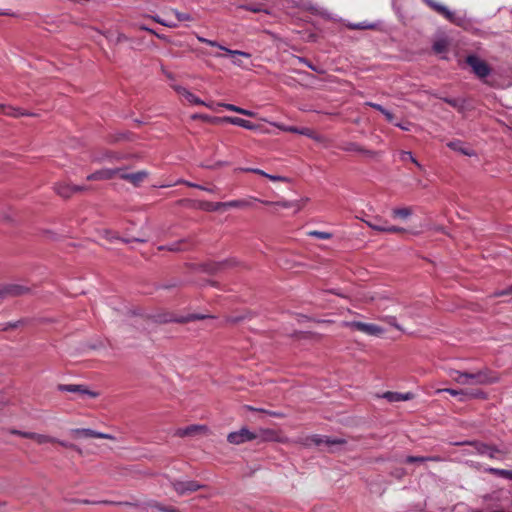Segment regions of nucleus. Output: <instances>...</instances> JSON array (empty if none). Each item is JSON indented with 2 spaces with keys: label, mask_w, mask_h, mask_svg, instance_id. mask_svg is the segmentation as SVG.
Returning <instances> with one entry per match:
<instances>
[{
  "label": "nucleus",
  "mask_w": 512,
  "mask_h": 512,
  "mask_svg": "<svg viewBox=\"0 0 512 512\" xmlns=\"http://www.w3.org/2000/svg\"><path fill=\"white\" fill-rule=\"evenodd\" d=\"M150 18L160 25H163V23L165 22V20L160 18L158 15L150 16Z\"/></svg>",
  "instance_id": "69168bd1"
},
{
  "label": "nucleus",
  "mask_w": 512,
  "mask_h": 512,
  "mask_svg": "<svg viewBox=\"0 0 512 512\" xmlns=\"http://www.w3.org/2000/svg\"><path fill=\"white\" fill-rule=\"evenodd\" d=\"M232 264H233L232 261L226 260L224 262L217 264L216 270H221L222 267L227 266V265H232Z\"/></svg>",
  "instance_id": "0e129e2a"
},
{
  "label": "nucleus",
  "mask_w": 512,
  "mask_h": 512,
  "mask_svg": "<svg viewBox=\"0 0 512 512\" xmlns=\"http://www.w3.org/2000/svg\"><path fill=\"white\" fill-rule=\"evenodd\" d=\"M171 485L174 488V490L177 492L178 495H186L192 492H195L202 488V485H200L196 481L187 480V481H181V480H172Z\"/></svg>",
  "instance_id": "6e6552de"
},
{
  "label": "nucleus",
  "mask_w": 512,
  "mask_h": 512,
  "mask_svg": "<svg viewBox=\"0 0 512 512\" xmlns=\"http://www.w3.org/2000/svg\"><path fill=\"white\" fill-rule=\"evenodd\" d=\"M218 106H221V107L225 108L228 111L236 112L238 114H241V115H244V116H247V117H255L256 116L255 112H253L251 110L243 109V108L238 107V106L233 105V104L218 103Z\"/></svg>",
  "instance_id": "aec40b11"
},
{
  "label": "nucleus",
  "mask_w": 512,
  "mask_h": 512,
  "mask_svg": "<svg viewBox=\"0 0 512 512\" xmlns=\"http://www.w3.org/2000/svg\"><path fill=\"white\" fill-rule=\"evenodd\" d=\"M140 29H141V30H144V31H147V32H149V33H151V34L155 35V36H156L157 38H159V39H162V40L168 41V39H167V37H166L165 35L159 34V33H157L155 30H153V29H151V28H149V27H147V26L141 25V26H140Z\"/></svg>",
  "instance_id": "79ce46f5"
},
{
  "label": "nucleus",
  "mask_w": 512,
  "mask_h": 512,
  "mask_svg": "<svg viewBox=\"0 0 512 512\" xmlns=\"http://www.w3.org/2000/svg\"><path fill=\"white\" fill-rule=\"evenodd\" d=\"M185 240H181L179 242H175L168 246V250L170 251H183L186 250V247H183V244L185 243Z\"/></svg>",
  "instance_id": "ea45409f"
},
{
  "label": "nucleus",
  "mask_w": 512,
  "mask_h": 512,
  "mask_svg": "<svg viewBox=\"0 0 512 512\" xmlns=\"http://www.w3.org/2000/svg\"><path fill=\"white\" fill-rule=\"evenodd\" d=\"M204 318H205L204 315L192 314V315H189V316H187L185 318L177 319L176 321H178V322H187V321H191V320L204 319Z\"/></svg>",
  "instance_id": "de8ad7c7"
},
{
  "label": "nucleus",
  "mask_w": 512,
  "mask_h": 512,
  "mask_svg": "<svg viewBox=\"0 0 512 512\" xmlns=\"http://www.w3.org/2000/svg\"><path fill=\"white\" fill-rule=\"evenodd\" d=\"M222 121L230 123L232 125H236V126L245 128V129H248V130H257L258 129V125L254 124L248 120H245L243 118H240V117L226 116V117L222 118Z\"/></svg>",
  "instance_id": "dca6fc26"
},
{
  "label": "nucleus",
  "mask_w": 512,
  "mask_h": 512,
  "mask_svg": "<svg viewBox=\"0 0 512 512\" xmlns=\"http://www.w3.org/2000/svg\"><path fill=\"white\" fill-rule=\"evenodd\" d=\"M431 9L438 14L442 15L449 22L463 27L466 24V18L464 15H457L455 12L449 10L445 5L440 4L434 0H423Z\"/></svg>",
  "instance_id": "7ed1b4c3"
},
{
  "label": "nucleus",
  "mask_w": 512,
  "mask_h": 512,
  "mask_svg": "<svg viewBox=\"0 0 512 512\" xmlns=\"http://www.w3.org/2000/svg\"><path fill=\"white\" fill-rule=\"evenodd\" d=\"M384 321H386L389 325L395 327L398 330H402V327L397 323L396 317L394 316H385L383 318Z\"/></svg>",
  "instance_id": "a19ab883"
},
{
  "label": "nucleus",
  "mask_w": 512,
  "mask_h": 512,
  "mask_svg": "<svg viewBox=\"0 0 512 512\" xmlns=\"http://www.w3.org/2000/svg\"><path fill=\"white\" fill-rule=\"evenodd\" d=\"M256 434L251 432L249 429L243 427L238 431H234L228 434L227 440L231 444L239 445L248 441L256 439Z\"/></svg>",
  "instance_id": "1a4fd4ad"
},
{
  "label": "nucleus",
  "mask_w": 512,
  "mask_h": 512,
  "mask_svg": "<svg viewBox=\"0 0 512 512\" xmlns=\"http://www.w3.org/2000/svg\"><path fill=\"white\" fill-rule=\"evenodd\" d=\"M56 193L63 197V198H69L71 197L73 193V186L68 183H59L55 186Z\"/></svg>",
  "instance_id": "5701e85b"
},
{
  "label": "nucleus",
  "mask_w": 512,
  "mask_h": 512,
  "mask_svg": "<svg viewBox=\"0 0 512 512\" xmlns=\"http://www.w3.org/2000/svg\"><path fill=\"white\" fill-rule=\"evenodd\" d=\"M447 145L451 149H453L455 151H459L460 153H462L464 155L471 156L473 154L470 149L463 147L462 143L460 141H451Z\"/></svg>",
  "instance_id": "c85d7f7f"
},
{
  "label": "nucleus",
  "mask_w": 512,
  "mask_h": 512,
  "mask_svg": "<svg viewBox=\"0 0 512 512\" xmlns=\"http://www.w3.org/2000/svg\"><path fill=\"white\" fill-rule=\"evenodd\" d=\"M21 321L8 322L5 324H0V330L6 331L11 328H17L20 325Z\"/></svg>",
  "instance_id": "37998d69"
},
{
  "label": "nucleus",
  "mask_w": 512,
  "mask_h": 512,
  "mask_svg": "<svg viewBox=\"0 0 512 512\" xmlns=\"http://www.w3.org/2000/svg\"><path fill=\"white\" fill-rule=\"evenodd\" d=\"M271 125H273L274 127L282 130V131H285V132H291V131H294L293 130V126H287V125H284L282 123H277V122H271Z\"/></svg>",
  "instance_id": "49530a36"
},
{
  "label": "nucleus",
  "mask_w": 512,
  "mask_h": 512,
  "mask_svg": "<svg viewBox=\"0 0 512 512\" xmlns=\"http://www.w3.org/2000/svg\"><path fill=\"white\" fill-rule=\"evenodd\" d=\"M244 171H247V172H252V173H256V174H259L263 177H266L267 173L263 170H260V169H257V168H246V169H243Z\"/></svg>",
  "instance_id": "5fc2aeb1"
},
{
  "label": "nucleus",
  "mask_w": 512,
  "mask_h": 512,
  "mask_svg": "<svg viewBox=\"0 0 512 512\" xmlns=\"http://www.w3.org/2000/svg\"><path fill=\"white\" fill-rule=\"evenodd\" d=\"M266 178H268L269 180L271 181H287V178L284 177V176H280V175H271V174H268L266 175Z\"/></svg>",
  "instance_id": "3c124183"
},
{
  "label": "nucleus",
  "mask_w": 512,
  "mask_h": 512,
  "mask_svg": "<svg viewBox=\"0 0 512 512\" xmlns=\"http://www.w3.org/2000/svg\"><path fill=\"white\" fill-rule=\"evenodd\" d=\"M149 507L152 509V512H180L176 508L164 506L158 502L149 503Z\"/></svg>",
  "instance_id": "bb28decb"
},
{
  "label": "nucleus",
  "mask_w": 512,
  "mask_h": 512,
  "mask_svg": "<svg viewBox=\"0 0 512 512\" xmlns=\"http://www.w3.org/2000/svg\"><path fill=\"white\" fill-rule=\"evenodd\" d=\"M276 205H278L282 208H290L293 206V203L289 202V201H279V202H276Z\"/></svg>",
  "instance_id": "bf43d9fd"
},
{
  "label": "nucleus",
  "mask_w": 512,
  "mask_h": 512,
  "mask_svg": "<svg viewBox=\"0 0 512 512\" xmlns=\"http://www.w3.org/2000/svg\"><path fill=\"white\" fill-rule=\"evenodd\" d=\"M298 61H299L300 63L305 64V65H306V66H308L310 69H312V70H314V71H318V70L316 69V67H315L311 62H309L306 58L298 57Z\"/></svg>",
  "instance_id": "864d4df0"
},
{
  "label": "nucleus",
  "mask_w": 512,
  "mask_h": 512,
  "mask_svg": "<svg viewBox=\"0 0 512 512\" xmlns=\"http://www.w3.org/2000/svg\"><path fill=\"white\" fill-rule=\"evenodd\" d=\"M413 214L411 207H401L392 210L391 215L393 218L407 219Z\"/></svg>",
  "instance_id": "b1692460"
},
{
  "label": "nucleus",
  "mask_w": 512,
  "mask_h": 512,
  "mask_svg": "<svg viewBox=\"0 0 512 512\" xmlns=\"http://www.w3.org/2000/svg\"><path fill=\"white\" fill-rule=\"evenodd\" d=\"M174 90L181 96H183L188 102L194 105H205L209 108H211L210 105L206 104L204 101L199 99L196 95L188 91L185 87L180 85H174Z\"/></svg>",
  "instance_id": "2eb2a0df"
},
{
  "label": "nucleus",
  "mask_w": 512,
  "mask_h": 512,
  "mask_svg": "<svg viewBox=\"0 0 512 512\" xmlns=\"http://www.w3.org/2000/svg\"><path fill=\"white\" fill-rule=\"evenodd\" d=\"M366 105L378 110L379 112H381L382 114L387 110L385 109L382 105L380 104H377V103H373V102H367Z\"/></svg>",
  "instance_id": "603ef678"
},
{
  "label": "nucleus",
  "mask_w": 512,
  "mask_h": 512,
  "mask_svg": "<svg viewBox=\"0 0 512 512\" xmlns=\"http://www.w3.org/2000/svg\"><path fill=\"white\" fill-rule=\"evenodd\" d=\"M120 172L121 168H104L88 175L87 180H109L116 176H120Z\"/></svg>",
  "instance_id": "ddd939ff"
},
{
  "label": "nucleus",
  "mask_w": 512,
  "mask_h": 512,
  "mask_svg": "<svg viewBox=\"0 0 512 512\" xmlns=\"http://www.w3.org/2000/svg\"><path fill=\"white\" fill-rule=\"evenodd\" d=\"M293 130L294 131H291V133H296V134H300V135H304V136H307L317 142H321L323 140V137L319 134H317L315 131H313L312 129H309V128H298V127H295L293 126Z\"/></svg>",
  "instance_id": "412c9836"
},
{
  "label": "nucleus",
  "mask_w": 512,
  "mask_h": 512,
  "mask_svg": "<svg viewBox=\"0 0 512 512\" xmlns=\"http://www.w3.org/2000/svg\"><path fill=\"white\" fill-rule=\"evenodd\" d=\"M0 114H6L14 117L18 116H34L33 113H28L25 111H21L20 109L14 108V107H6L3 104H0Z\"/></svg>",
  "instance_id": "4be33fe9"
},
{
  "label": "nucleus",
  "mask_w": 512,
  "mask_h": 512,
  "mask_svg": "<svg viewBox=\"0 0 512 512\" xmlns=\"http://www.w3.org/2000/svg\"><path fill=\"white\" fill-rule=\"evenodd\" d=\"M427 461L425 456H407L404 460L406 463H424Z\"/></svg>",
  "instance_id": "58836bf2"
},
{
  "label": "nucleus",
  "mask_w": 512,
  "mask_h": 512,
  "mask_svg": "<svg viewBox=\"0 0 512 512\" xmlns=\"http://www.w3.org/2000/svg\"><path fill=\"white\" fill-rule=\"evenodd\" d=\"M111 41H115L116 43H119L123 40H126V37L124 34H121V33H118L115 40H113L112 38H110Z\"/></svg>",
  "instance_id": "e2e57ef3"
},
{
  "label": "nucleus",
  "mask_w": 512,
  "mask_h": 512,
  "mask_svg": "<svg viewBox=\"0 0 512 512\" xmlns=\"http://www.w3.org/2000/svg\"><path fill=\"white\" fill-rule=\"evenodd\" d=\"M246 9L252 12H261L263 9L260 5H247Z\"/></svg>",
  "instance_id": "13d9d810"
},
{
  "label": "nucleus",
  "mask_w": 512,
  "mask_h": 512,
  "mask_svg": "<svg viewBox=\"0 0 512 512\" xmlns=\"http://www.w3.org/2000/svg\"><path fill=\"white\" fill-rule=\"evenodd\" d=\"M403 231H405V229L402 228V227L386 226V225H385V230H384V232H389V233H400V232H403Z\"/></svg>",
  "instance_id": "8fccbe9b"
},
{
  "label": "nucleus",
  "mask_w": 512,
  "mask_h": 512,
  "mask_svg": "<svg viewBox=\"0 0 512 512\" xmlns=\"http://www.w3.org/2000/svg\"><path fill=\"white\" fill-rule=\"evenodd\" d=\"M383 397L387 399L389 402H400V401H408L411 400L414 395L411 392L407 393H399V392H386Z\"/></svg>",
  "instance_id": "6ab92c4d"
},
{
  "label": "nucleus",
  "mask_w": 512,
  "mask_h": 512,
  "mask_svg": "<svg viewBox=\"0 0 512 512\" xmlns=\"http://www.w3.org/2000/svg\"><path fill=\"white\" fill-rule=\"evenodd\" d=\"M343 326L360 331L369 336H381L385 329L372 323H364L360 321H345Z\"/></svg>",
  "instance_id": "20e7f679"
},
{
  "label": "nucleus",
  "mask_w": 512,
  "mask_h": 512,
  "mask_svg": "<svg viewBox=\"0 0 512 512\" xmlns=\"http://www.w3.org/2000/svg\"><path fill=\"white\" fill-rule=\"evenodd\" d=\"M444 101L455 108L462 107V102L459 99L444 98Z\"/></svg>",
  "instance_id": "09e8293b"
},
{
  "label": "nucleus",
  "mask_w": 512,
  "mask_h": 512,
  "mask_svg": "<svg viewBox=\"0 0 512 512\" xmlns=\"http://www.w3.org/2000/svg\"><path fill=\"white\" fill-rule=\"evenodd\" d=\"M225 165H228V162L218 161L214 165H203V167L209 168V169H215V168H218V167H221V166H225Z\"/></svg>",
  "instance_id": "6e6d98bb"
},
{
  "label": "nucleus",
  "mask_w": 512,
  "mask_h": 512,
  "mask_svg": "<svg viewBox=\"0 0 512 512\" xmlns=\"http://www.w3.org/2000/svg\"><path fill=\"white\" fill-rule=\"evenodd\" d=\"M73 186V193H78L87 190L86 186L81 185H72Z\"/></svg>",
  "instance_id": "052dcab7"
},
{
  "label": "nucleus",
  "mask_w": 512,
  "mask_h": 512,
  "mask_svg": "<svg viewBox=\"0 0 512 512\" xmlns=\"http://www.w3.org/2000/svg\"><path fill=\"white\" fill-rule=\"evenodd\" d=\"M119 177L121 179H124V180H127V181L133 183L134 185H138L147 177V172L146 171H138L135 173H125L121 169Z\"/></svg>",
  "instance_id": "a211bd4d"
},
{
  "label": "nucleus",
  "mask_w": 512,
  "mask_h": 512,
  "mask_svg": "<svg viewBox=\"0 0 512 512\" xmlns=\"http://www.w3.org/2000/svg\"><path fill=\"white\" fill-rule=\"evenodd\" d=\"M299 442L305 447H310L312 445L318 447L325 446L330 452H332L334 446L343 445L346 443V440L343 438H333L314 434L301 439Z\"/></svg>",
  "instance_id": "f03ea898"
},
{
  "label": "nucleus",
  "mask_w": 512,
  "mask_h": 512,
  "mask_svg": "<svg viewBox=\"0 0 512 512\" xmlns=\"http://www.w3.org/2000/svg\"><path fill=\"white\" fill-rule=\"evenodd\" d=\"M380 220H377V221H367L366 224L373 230L375 231H378V232H384L385 230V225H382L379 223Z\"/></svg>",
  "instance_id": "4c0bfd02"
},
{
  "label": "nucleus",
  "mask_w": 512,
  "mask_h": 512,
  "mask_svg": "<svg viewBox=\"0 0 512 512\" xmlns=\"http://www.w3.org/2000/svg\"><path fill=\"white\" fill-rule=\"evenodd\" d=\"M383 115L385 116V118H386V120H387V121H389V122H393L394 116H393V114H392L390 111L386 110V111L383 113Z\"/></svg>",
  "instance_id": "680f3d73"
},
{
  "label": "nucleus",
  "mask_w": 512,
  "mask_h": 512,
  "mask_svg": "<svg viewBox=\"0 0 512 512\" xmlns=\"http://www.w3.org/2000/svg\"><path fill=\"white\" fill-rule=\"evenodd\" d=\"M200 207L204 210H207V211H217L219 210L220 208H224L223 207V202H216V203H212V202H204L200 205Z\"/></svg>",
  "instance_id": "473e14b6"
},
{
  "label": "nucleus",
  "mask_w": 512,
  "mask_h": 512,
  "mask_svg": "<svg viewBox=\"0 0 512 512\" xmlns=\"http://www.w3.org/2000/svg\"><path fill=\"white\" fill-rule=\"evenodd\" d=\"M201 426L191 425L185 428H180L176 431L175 435L179 437H186L194 434L197 430L201 429Z\"/></svg>",
  "instance_id": "cd10ccee"
},
{
  "label": "nucleus",
  "mask_w": 512,
  "mask_h": 512,
  "mask_svg": "<svg viewBox=\"0 0 512 512\" xmlns=\"http://www.w3.org/2000/svg\"><path fill=\"white\" fill-rule=\"evenodd\" d=\"M250 203L246 200H231L227 202H223L224 208H243L248 207Z\"/></svg>",
  "instance_id": "c756f323"
},
{
  "label": "nucleus",
  "mask_w": 512,
  "mask_h": 512,
  "mask_svg": "<svg viewBox=\"0 0 512 512\" xmlns=\"http://www.w3.org/2000/svg\"><path fill=\"white\" fill-rule=\"evenodd\" d=\"M449 375L460 385H486L498 381V378L491 375L487 370H481L475 373L451 370Z\"/></svg>",
  "instance_id": "f257e3e1"
},
{
  "label": "nucleus",
  "mask_w": 512,
  "mask_h": 512,
  "mask_svg": "<svg viewBox=\"0 0 512 512\" xmlns=\"http://www.w3.org/2000/svg\"><path fill=\"white\" fill-rule=\"evenodd\" d=\"M181 183H184L185 185L192 187V188H197V189H200L203 191H207L209 193H214L216 191V187L208 188V187H205V186H202V185H199L196 183H192L189 181H181Z\"/></svg>",
  "instance_id": "c9c22d12"
},
{
  "label": "nucleus",
  "mask_w": 512,
  "mask_h": 512,
  "mask_svg": "<svg viewBox=\"0 0 512 512\" xmlns=\"http://www.w3.org/2000/svg\"><path fill=\"white\" fill-rule=\"evenodd\" d=\"M456 445L472 446L477 454L487 456L489 458H496V455L500 452L496 446L489 445L480 441L457 442Z\"/></svg>",
  "instance_id": "39448f33"
},
{
  "label": "nucleus",
  "mask_w": 512,
  "mask_h": 512,
  "mask_svg": "<svg viewBox=\"0 0 512 512\" xmlns=\"http://www.w3.org/2000/svg\"><path fill=\"white\" fill-rule=\"evenodd\" d=\"M308 235L311 237H315V238L323 239V240H327L332 237V234L329 232L317 231V230L308 232Z\"/></svg>",
  "instance_id": "f704fd0d"
},
{
  "label": "nucleus",
  "mask_w": 512,
  "mask_h": 512,
  "mask_svg": "<svg viewBox=\"0 0 512 512\" xmlns=\"http://www.w3.org/2000/svg\"><path fill=\"white\" fill-rule=\"evenodd\" d=\"M433 48H434V50H435L436 52H439V53H440V52L444 51V49H445V43H444V42H441V41L436 42V43L434 44Z\"/></svg>",
  "instance_id": "4d7b16f0"
},
{
  "label": "nucleus",
  "mask_w": 512,
  "mask_h": 512,
  "mask_svg": "<svg viewBox=\"0 0 512 512\" xmlns=\"http://www.w3.org/2000/svg\"><path fill=\"white\" fill-rule=\"evenodd\" d=\"M440 392H446L449 393L451 396L458 397L460 401H466L472 398H484V393L482 391H472L467 389L457 390L452 388H445L438 390V393Z\"/></svg>",
  "instance_id": "9d476101"
},
{
  "label": "nucleus",
  "mask_w": 512,
  "mask_h": 512,
  "mask_svg": "<svg viewBox=\"0 0 512 512\" xmlns=\"http://www.w3.org/2000/svg\"><path fill=\"white\" fill-rule=\"evenodd\" d=\"M341 149L344 150V151H347V152L362 153V154H364L365 156H368V157H374L377 154L375 151L365 149V148H363L362 146H360L359 144H357L355 142H348V143L344 144L341 147Z\"/></svg>",
  "instance_id": "f3484780"
},
{
  "label": "nucleus",
  "mask_w": 512,
  "mask_h": 512,
  "mask_svg": "<svg viewBox=\"0 0 512 512\" xmlns=\"http://www.w3.org/2000/svg\"><path fill=\"white\" fill-rule=\"evenodd\" d=\"M30 289L27 286L17 283H6L5 284V299L10 297H17L27 294Z\"/></svg>",
  "instance_id": "4468645a"
},
{
  "label": "nucleus",
  "mask_w": 512,
  "mask_h": 512,
  "mask_svg": "<svg viewBox=\"0 0 512 512\" xmlns=\"http://www.w3.org/2000/svg\"><path fill=\"white\" fill-rule=\"evenodd\" d=\"M247 409L251 410V411H259V412H263V413H266L272 417H283L284 414L281 413V412H277V411H268V410H264V409H261V408H254V407H251V406H247Z\"/></svg>",
  "instance_id": "e433bc0d"
},
{
  "label": "nucleus",
  "mask_w": 512,
  "mask_h": 512,
  "mask_svg": "<svg viewBox=\"0 0 512 512\" xmlns=\"http://www.w3.org/2000/svg\"><path fill=\"white\" fill-rule=\"evenodd\" d=\"M400 159L402 161H411L412 163H414L419 169H423V166L422 164H420L417 159L412 155V153L410 151H401L400 152Z\"/></svg>",
  "instance_id": "7c9ffc66"
},
{
  "label": "nucleus",
  "mask_w": 512,
  "mask_h": 512,
  "mask_svg": "<svg viewBox=\"0 0 512 512\" xmlns=\"http://www.w3.org/2000/svg\"><path fill=\"white\" fill-rule=\"evenodd\" d=\"M71 433L76 437H86V438H101V439H109L114 440L115 437L111 434L98 432L89 428H77L71 430Z\"/></svg>",
  "instance_id": "f8f14e48"
},
{
  "label": "nucleus",
  "mask_w": 512,
  "mask_h": 512,
  "mask_svg": "<svg viewBox=\"0 0 512 512\" xmlns=\"http://www.w3.org/2000/svg\"><path fill=\"white\" fill-rule=\"evenodd\" d=\"M197 37V40L201 43H205L209 46H212V47H217L223 51H225L227 54H229L230 56L233 57V64L235 65H238V66H241V61L239 60V58H237L238 56H243L245 58H250V54L247 53V52H244V51H239V50H231V49H228L224 46H222L221 44H219L218 42L216 41H213V40H210V39H207V38H204L202 36H199V35H196Z\"/></svg>",
  "instance_id": "423d86ee"
},
{
  "label": "nucleus",
  "mask_w": 512,
  "mask_h": 512,
  "mask_svg": "<svg viewBox=\"0 0 512 512\" xmlns=\"http://www.w3.org/2000/svg\"><path fill=\"white\" fill-rule=\"evenodd\" d=\"M466 62L472 68L473 73L481 79L487 77L491 73L489 65L476 55H469L466 58Z\"/></svg>",
  "instance_id": "0eeeda50"
},
{
  "label": "nucleus",
  "mask_w": 512,
  "mask_h": 512,
  "mask_svg": "<svg viewBox=\"0 0 512 512\" xmlns=\"http://www.w3.org/2000/svg\"><path fill=\"white\" fill-rule=\"evenodd\" d=\"M352 29H373L374 24H367L366 22L356 23L350 26Z\"/></svg>",
  "instance_id": "c03bdc74"
},
{
  "label": "nucleus",
  "mask_w": 512,
  "mask_h": 512,
  "mask_svg": "<svg viewBox=\"0 0 512 512\" xmlns=\"http://www.w3.org/2000/svg\"><path fill=\"white\" fill-rule=\"evenodd\" d=\"M163 26L165 27H168V28H176L177 27V24L175 22H168V21H165L163 23Z\"/></svg>",
  "instance_id": "338daca9"
},
{
  "label": "nucleus",
  "mask_w": 512,
  "mask_h": 512,
  "mask_svg": "<svg viewBox=\"0 0 512 512\" xmlns=\"http://www.w3.org/2000/svg\"><path fill=\"white\" fill-rule=\"evenodd\" d=\"M512 295V285L506 289L498 290L494 293L495 297Z\"/></svg>",
  "instance_id": "a18cd8bd"
},
{
  "label": "nucleus",
  "mask_w": 512,
  "mask_h": 512,
  "mask_svg": "<svg viewBox=\"0 0 512 512\" xmlns=\"http://www.w3.org/2000/svg\"><path fill=\"white\" fill-rule=\"evenodd\" d=\"M58 389L63 392L77 393L81 396H88L90 398H96L98 396L97 392L89 390L84 385L77 384H60Z\"/></svg>",
  "instance_id": "9b49d317"
},
{
  "label": "nucleus",
  "mask_w": 512,
  "mask_h": 512,
  "mask_svg": "<svg viewBox=\"0 0 512 512\" xmlns=\"http://www.w3.org/2000/svg\"><path fill=\"white\" fill-rule=\"evenodd\" d=\"M104 236H105L107 239H109V240H114V239H116V240H120V241H122V242H124V243H130V242H132V241L140 242V243H145V242L147 241V239H146V238H131V239H130V238H120V237L116 236L115 234H113V233H112L111 231H109V230H105V231H104Z\"/></svg>",
  "instance_id": "393cba45"
},
{
  "label": "nucleus",
  "mask_w": 512,
  "mask_h": 512,
  "mask_svg": "<svg viewBox=\"0 0 512 512\" xmlns=\"http://www.w3.org/2000/svg\"><path fill=\"white\" fill-rule=\"evenodd\" d=\"M170 10L176 16L178 21H192L193 20L192 16L188 13L180 12L174 8H171Z\"/></svg>",
  "instance_id": "72a5a7b5"
},
{
  "label": "nucleus",
  "mask_w": 512,
  "mask_h": 512,
  "mask_svg": "<svg viewBox=\"0 0 512 512\" xmlns=\"http://www.w3.org/2000/svg\"><path fill=\"white\" fill-rule=\"evenodd\" d=\"M24 437L32 438L39 444H44L48 442H56V439L43 435V434H36V433H22Z\"/></svg>",
  "instance_id": "a878e982"
},
{
  "label": "nucleus",
  "mask_w": 512,
  "mask_h": 512,
  "mask_svg": "<svg viewBox=\"0 0 512 512\" xmlns=\"http://www.w3.org/2000/svg\"><path fill=\"white\" fill-rule=\"evenodd\" d=\"M0 299H5V284H0Z\"/></svg>",
  "instance_id": "774afa93"
},
{
  "label": "nucleus",
  "mask_w": 512,
  "mask_h": 512,
  "mask_svg": "<svg viewBox=\"0 0 512 512\" xmlns=\"http://www.w3.org/2000/svg\"><path fill=\"white\" fill-rule=\"evenodd\" d=\"M488 471L496 476H500V477L512 480V471L511 470L490 468Z\"/></svg>",
  "instance_id": "2f4dec72"
}]
</instances>
